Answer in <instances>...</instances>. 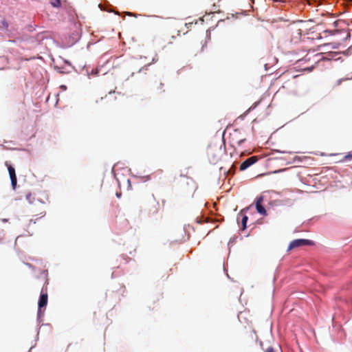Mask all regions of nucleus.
Instances as JSON below:
<instances>
[{
  "mask_svg": "<svg viewBox=\"0 0 352 352\" xmlns=\"http://www.w3.org/2000/svg\"><path fill=\"white\" fill-rule=\"evenodd\" d=\"M222 153L221 147L210 146L207 150L208 160L212 164L217 163L221 160Z\"/></svg>",
  "mask_w": 352,
  "mask_h": 352,
  "instance_id": "f257e3e1",
  "label": "nucleus"
},
{
  "mask_svg": "<svg viewBox=\"0 0 352 352\" xmlns=\"http://www.w3.org/2000/svg\"><path fill=\"white\" fill-rule=\"evenodd\" d=\"M313 243H314L313 241L308 240V239H295L290 243L287 250H293V249H295V248H297L299 247H302V246L311 245Z\"/></svg>",
  "mask_w": 352,
  "mask_h": 352,
  "instance_id": "f03ea898",
  "label": "nucleus"
},
{
  "mask_svg": "<svg viewBox=\"0 0 352 352\" xmlns=\"http://www.w3.org/2000/svg\"><path fill=\"white\" fill-rule=\"evenodd\" d=\"M6 165L8 166V173L10 175L11 184L12 188L14 190L17 184V178L15 173V169L10 165L8 164V162H6Z\"/></svg>",
  "mask_w": 352,
  "mask_h": 352,
  "instance_id": "7ed1b4c3",
  "label": "nucleus"
},
{
  "mask_svg": "<svg viewBox=\"0 0 352 352\" xmlns=\"http://www.w3.org/2000/svg\"><path fill=\"white\" fill-rule=\"evenodd\" d=\"M258 161L257 156H252L247 160H245L240 165V170H244L251 165L254 164Z\"/></svg>",
  "mask_w": 352,
  "mask_h": 352,
  "instance_id": "20e7f679",
  "label": "nucleus"
},
{
  "mask_svg": "<svg viewBox=\"0 0 352 352\" xmlns=\"http://www.w3.org/2000/svg\"><path fill=\"white\" fill-rule=\"evenodd\" d=\"M263 201V197L260 196L258 197L255 201L256 208L257 212L264 216L267 215V211L265 208L262 206V203Z\"/></svg>",
  "mask_w": 352,
  "mask_h": 352,
  "instance_id": "39448f33",
  "label": "nucleus"
},
{
  "mask_svg": "<svg viewBox=\"0 0 352 352\" xmlns=\"http://www.w3.org/2000/svg\"><path fill=\"white\" fill-rule=\"evenodd\" d=\"M48 296L47 293H42L40 296L38 300V314H40L41 312V309L45 307L47 304Z\"/></svg>",
  "mask_w": 352,
  "mask_h": 352,
  "instance_id": "423d86ee",
  "label": "nucleus"
},
{
  "mask_svg": "<svg viewBox=\"0 0 352 352\" xmlns=\"http://www.w3.org/2000/svg\"><path fill=\"white\" fill-rule=\"evenodd\" d=\"M248 217L244 215L241 219V224H242V228L243 230H245L246 228V223L248 221Z\"/></svg>",
  "mask_w": 352,
  "mask_h": 352,
  "instance_id": "0eeeda50",
  "label": "nucleus"
},
{
  "mask_svg": "<svg viewBox=\"0 0 352 352\" xmlns=\"http://www.w3.org/2000/svg\"><path fill=\"white\" fill-rule=\"evenodd\" d=\"M51 4L54 7H59L60 6V4H61L60 0H52L51 1Z\"/></svg>",
  "mask_w": 352,
  "mask_h": 352,
  "instance_id": "6e6552de",
  "label": "nucleus"
},
{
  "mask_svg": "<svg viewBox=\"0 0 352 352\" xmlns=\"http://www.w3.org/2000/svg\"><path fill=\"white\" fill-rule=\"evenodd\" d=\"M344 160L346 161L352 160V151L346 155L344 157Z\"/></svg>",
  "mask_w": 352,
  "mask_h": 352,
  "instance_id": "1a4fd4ad",
  "label": "nucleus"
},
{
  "mask_svg": "<svg viewBox=\"0 0 352 352\" xmlns=\"http://www.w3.org/2000/svg\"><path fill=\"white\" fill-rule=\"evenodd\" d=\"M349 80V78H340V79H339V80H338L336 81V85L337 86H338V85H340L341 84V82H342V81H344V80Z\"/></svg>",
  "mask_w": 352,
  "mask_h": 352,
  "instance_id": "9d476101",
  "label": "nucleus"
},
{
  "mask_svg": "<svg viewBox=\"0 0 352 352\" xmlns=\"http://www.w3.org/2000/svg\"><path fill=\"white\" fill-rule=\"evenodd\" d=\"M26 199L30 203L32 204L33 202V201L32 200V194L31 193H29L26 195Z\"/></svg>",
  "mask_w": 352,
  "mask_h": 352,
  "instance_id": "9b49d317",
  "label": "nucleus"
},
{
  "mask_svg": "<svg viewBox=\"0 0 352 352\" xmlns=\"http://www.w3.org/2000/svg\"><path fill=\"white\" fill-rule=\"evenodd\" d=\"M265 352H279L278 351H274V349L272 347H269L267 349V350L265 351Z\"/></svg>",
  "mask_w": 352,
  "mask_h": 352,
  "instance_id": "f8f14e48",
  "label": "nucleus"
},
{
  "mask_svg": "<svg viewBox=\"0 0 352 352\" xmlns=\"http://www.w3.org/2000/svg\"><path fill=\"white\" fill-rule=\"evenodd\" d=\"M2 24H3V25L5 28H6L8 27V22H7V21H2Z\"/></svg>",
  "mask_w": 352,
  "mask_h": 352,
  "instance_id": "ddd939ff",
  "label": "nucleus"
},
{
  "mask_svg": "<svg viewBox=\"0 0 352 352\" xmlns=\"http://www.w3.org/2000/svg\"><path fill=\"white\" fill-rule=\"evenodd\" d=\"M244 141H245V139L239 140L237 142L238 145H241V144Z\"/></svg>",
  "mask_w": 352,
  "mask_h": 352,
  "instance_id": "4468645a",
  "label": "nucleus"
},
{
  "mask_svg": "<svg viewBox=\"0 0 352 352\" xmlns=\"http://www.w3.org/2000/svg\"><path fill=\"white\" fill-rule=\"evenodd\" d=\"M296 32H298V34L299 35H301V34H302V32H302L301 29H300V28L296 29Z\"/></svg>",
  "mask_w": 352,
  "mask_h": 352,
  "instance_id": "2eb2a0df",
  "label": "nucleus"
},
{
  "mask_svg": "<svg viewBox=\"0 0 352 352\" xmlns=\"http://www.w3.org/2000/svg\"><path fill=\"white\" fill-rule=\"evenodd\" d=\"M127 15H129V16H135V14H133V13H131V12H128V13H127Z\"/></svg>",
  "mask_w": 352,
  "mask_h": 352,
  "instance_id": "dca6fc26",
  "label": "nucleus"
},
{
  "mask_svg": "<svg viewBox=\"0 0 352 352\" xmlns=\"http://www.w3.org/2000/svg\"><path fill=\"white\" fill-rule=\"evenodd\" d=\"M116 197L120 198L121 197V192H116Z\"/></svg>",
  "mask_w": 352,
  "mask_h": 352,
  "instance_id": "f3484780",
  "label": "nucleus"
},
{
  "mask_svg": "<svg viewBox=\"0 0 352 352\" xmlns=\"http://www.w3.org/2000/svg\"><path fill=\"white\" fill-rule=\"evenodd\" d=\"M203 47H204V46L201 44L200 45V51H201L203 50Z\"/></svg>",
  "mask_w": 352,
  "mask_h": 352,
  "instance_id": "a211bd4d",
  "label": "nucleus"
},
{
  "mask_svg": "<svg viewBox=\"0 0 352 352\" xmlns=\"http://www.w3.org/2000/svg\"><path fill=\"white\" fill-rule=\"evenodd\" d=\"M282 153H287V152H286V151H283ZM288 153H292V152H288Z\"/></svg>",
  "mask_w": 352,
  "mask_h": 352,
  "instance_id": "6ab92c4d",
  "label": "nucleus"
},
{
  "mask_svg": "<svg viewBox=\"0 0 352 352\" xmlns=\"http://www.w3.org/2000/svg\"><path fill=\"white\" fill-rule=\"evenodd\" d=\"M113 93L114 94V93H115V91H113ZM112 94V92H111V91H110V92H109V94Z\"/></svg>",
  "mask_w": 352,
  "mask_h": 352,
  "instance_id": "aec40b11",
  "label": "nucleus"
}]
</instances>
